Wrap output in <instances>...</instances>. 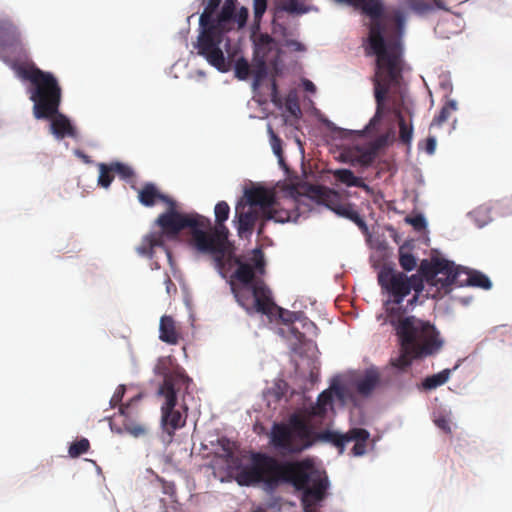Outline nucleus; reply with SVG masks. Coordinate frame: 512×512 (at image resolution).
Wrapping results in <instances>:
<instances>
[{
  "mask_svg": "<svg viewBox=\"0 0 512 512\" xmlns=\"http://www.w3.org/2000/svg\"><path fill=\"white\" fill-rule=\"evenodd\" d=\"M240 486L264 483L269 488L290 484L302 493L304 512H318L316 505L326 497L329 487L325 472L316 469L309 459L279 461L265 453L251 455V464L242 468L235 477Z\"/></svg>",
  "mask_w": 512,
  "mask_h": 512,
  "instance_id": "1",
  "label": "nucleus"
},
{
  "mask_svg": "<svg viewBox=\"0 0 512 512\" xmlns=\"http://www.w3.org/2000/svg\"><path fill=\"white\" fill-rule=\"evenodd\" d=\"M370 433L364 428H352L346 433L333 430L315 432L309 422L298 414H292L288 423H274L270 432L271 445L285 454H299L312 447L317 441L334 445L339 453L345 450V445L351 441L354 456L366 453Z\"/></svg>",
  "mask_w": 512,
  "mask_h": 512,
  "instance_id": "2",
  "label": "nucleus"
},
{
  "mask_svg": "<svg viewBox=\"0 0 512 512\" xmlns=\"http://www.w3.org/2000/svg\"><path fill=\"white\" fill-rule=\"evenodd\" d=\"M370 433L364 428H352L346 433L333 430L315 432L309 422L298 414H292L288 423H274L270 432L271 445L285 454H299L312 447L317 441L334 445L339 453L345 450V445L351 441L354 456L366 453Z\"/></svg>",
  "mask_w": 512,
  "mask_h": 512,
  "instance_id": "3",
  "label": "nucleus"
},
{
  "mask_svg": "<svg viewBox=\"0 0 512 512\" xmlns=\"http://www.w3.org/2000/svg\"><path fill=\"white\" fill-rule=\"evenodd\" d=\"M17 72L22 79L31 83L29 93L34 117L51 120V131L56 138L74 137L75 128L64 114L59 113L62 89L56 77L36 66L19 67Z\"/></svg>",
  "mask_w": 512,
  "mask_h": 512,
  "instance_id": "4",
  "label": "nucleus"
},
{
  "mask_svg": "<svg viewBox=\"0 0 512 512\" xmlns=\"http://www.w3.org/2000/svg\"><path fill=\"white\" fill-rule=\"evenodd\" d=\"M388 322L395 328L400 339V355L391 359V365L398 369L408 368L413 359L432 355L443 345L439 332L429 321L414 316L401 318L398 311L391 309Z\"/></svg>",
  "mask_w": 512,
  "mask_h": 512,
  "instance_id": "5",
  "label": "nucleus"
},
{
  "mask_svg": "<svg viewBox=\"0 0 512 512\" xmlns=\"http://www.w3.org/2000/svg\"><path fill=\"white\" fill-rule=\"evenodd\" d=\"M238 265L232 277L231 290L237 303L245 309L248 314L258 312L269 315L276 308L273 302L271 291L265 282L256 277V273H265V260L261 250H255L253 265L235 261Z\"/></svg>",
  "mask_w": 512,
  "mask_h": 512,
  "instance_id": "6",
  "label": "nucleus"
},
{
  "mask_svg": "<svg viewBox=\"0 0 512 512\" xmlns=\"http://www.w3.org/2000/svg\"><path fill=\"white\" fill-rule=\"evenodd\" d=\"M216 226L199 228L193 233V248L200 254L210 255L218 268L225 265L228 250L229 230L224 225L230 213V207L225 201H220L214 208Z\"/></svg>",
  "mask_w": 512,
  "mask_h": 512,
  "instance_id": "7",
  "label": "nucleus"
},
{
  "mask_svg": "<svg viewBox=\"0 0 512 512\" xmlns=\"http://www.w3.org/2000/svg\"><path fill=\"white\" fill-rule=\"evenodd\" d=\"M192 380L184 373V371L174 370L164 374L163 383L158 393L165 398V402L161 407V424L170 436L175 430L182 428L186 422V416L183 417L180 411L176 410L177 395L182 389L188 391Z\"/></svg>",
  "mask_w": 512,
  "mask_h": 512,
  "instance_id": "8",
  "label": "nucleus"
},
{
  "mask_svg": "<svg viewBox=\"0 0 512 512\" xmlns=\"http://www.w3.org/2000/svg\"><path fill=\"white\" fill-rule=\"evenodd\" d=\"M378 283L382 290L391 298L394 304L400 305L404 298L413 290L415 295L410 301L412 304L417 300L418 294L424 289L423 278L419 275L408 277L405 273L396 269L383 266L378 272Z\"/></svg>",
  "mask_w": 512,
  "mask_h": 512,
  "instance_id": "9",
  "label": "nucleus"
},
{
  "mask_svg": "<svg viewBox=\"0 0 512 512\" xmlns=\"http://www.w3.org/2000/svg\"><path fill=\"white\" fill-rule=\"evenodd\" d=\"M168 210L160 214L156 220L163 234L176 237L182 230L191 229V245L193 246V233L199 228H210L211 220L199 214H182L176 210L175 200L167 203Z\"/></svg>",
  "mask_w": 512,
  "mask_h": 512,
  "instance_id": "10",
  "label": "nucleus"
},
{
  "mask_svg": "<svg viewBox=\"0 0 512 512\" xmlns=\"http://www.w3.org/2000/svg\"><path fill=\"white\" fill-rule=\"evenodd\" d=\"M308 195L318 204L325 205L337 215L354 222L359 228L366 229V223L354 209V205L345 201L336 190L322 185H311L308 189Z\"/></svg>",
  "mask_w": 512,
  "mask_h": 512,
  "instance_id": "11",
  "label": "nucleus"
},
{
  "mask_svg": "<svg viewBox=\"0 0 512 512\" xmlns=\"http://www.w3.org/2000/svg\"><path fill=\"white\" fill-rule=\"evenodd\" d=\"M420 270L429 284L443 290L444 293H448L454 284L464 285L461 279L464 269L455 266L453 262L446 259H437L428 267H425L422 263Z\"/></svg>",
  "mask_w": 512,
  "mask_h": 512,
  "instance_id": "12",
  "label": "nucleus"
},
{
  "mask_svg": "<svg viewBox=\"0 0 512 512\" xmlns=\"http://www.w3.org/2000/svg\"><path fill=\"white\" fill-rule=\"evenodd\" d=\"M201 31L195 45L198 54L221 72L227 71L224 53L221 49L224 33L213 26L200 27Z\"/></svg>",
  "mask_w": 512,
  "mask_h": 512,
  "instance_id": "13",
  "label": "nucleus"
},
{
  "mask_svg": "<svg viewBox=\"0 0 512 512\" xmlns=\"http://www.w3.org/2000/svg\"><path fill=\"white\" fill-rule=\"evenodd\" d=\"M245 196L249 206L261 212L262 219L269 213L271 205L275 202L274 192L263 187L252 188L246 191Z\"/></svg>",
  "mask_w": 512,
  "mask_h": 512,
  "instance_id": "14",
  "label": "nucleus"
},
{
  "mask_svg": "<svg viewBox=\"0 0 512 512\" xmlns=\"http://www.w3.org/2000/svg\"><path fill=\"white\" fill-rule=\"evenodd\" d=\"M333 392L339 399L344 397L343 387L340 385H332L330 389L319 394L317 402L309 409V416L319 418L325 417L328 409H332L333 407Z\"/></svg>",
  "mask_w": 512,
  "mask_h": 512,
  "instance_id": "15",
  "label": "nucleus"
},
{
  "mask_svg": "<svg viewBox=\"0 0 512 512\" xmlns=\"http://www.w3.org/2000/svg\"><path fill=\"white\" fill-rule=\"evenodd\" d=\"M236 217L238 218V231L239 233L248 232L252 233L256 222L262 218L261 212L253 207L236 206Z\"/></svg>",
  "mask_w": 512,
  "mask_h": 512,
  "instance_id": "16",
  "label": "nucleus"
},
{
  "mask_svg": "<svg viewBox=\"0 0 512 512\" xmlns=\"http://www.w3.org/2000/svg\"><path fill=\"white\" fill-rule=\"evenodd\" d=\"M138 200L143 206L151 207L154 206L158 201H161L165 204L170 203L172 198L162 194L155 184L148 182L145 183L141 189H139Z\"/></svg>",
  "mask_w": 512,
  "mask_h": 512,
  "instance_id": "17",
  "label": "nucleus"
},
{
  "mask_svg": "<svg viewBox=\"0 0 512 512\" xmlns=\"http://www.w3.org/2000/svg\"><path fill=\"white\" fill-rule=\"evenodd\" d=\"M159 338L161 341L170 345L178 344L181 339V334L178 331L176 322L169 315H164L160 319Z\"/></svg>",
  "mask_w": 512,
  "mask_h": 512,
  "instance_id": "18",
  "label": "nucleus"
},
{
  "mask_svg": "<svg viewBox=\"0 0 512 512\" xmlns=\"http://www.w3.org/2000/svg\"><path fill=\"white\" fill-rule=\"evenodd\" d=\"M20 33L10 18H0V49L18 43Z\"/></svg>",
  "mask_w": 512,
  "mask_h": 512,
  "instance_id": "19",
  "label": "nucleus"
},
{
  "mask_svg": "<svg viewBox=\"0 0 512 512\" xmlns=\"http://www.w3.org/2000/svg\"><path fill=\"white\" fill-rule=\"evenodd\" d=\"M307 0H276L275 17H279L282 12H287L291 15H302L310 11L309 6L306 5Z\"/></svg>",
  "mask_w": 512,
  "mask_h": 512,
  "instance_id": "20",
  "label": "nucleus"
},
{
  "mask_svg": "<svg viewBox=\"0 0 512 512\" xmlns=\"http://www.w3.org/2000/svg\"><path fill=\"white\" fill-rule=\"evenodd\" d=\"M234 10V2L232 0H226L217 18L213 20L210 26H213L214 29L225 33L230 29L229 24L233 22Z\"/></svg>",
  "mask_w": 512,
  "mask_h": 512,
  "instance_id": "21",
  "label": "nucleus"
},
{
  "mask_svg": "<svg viewBox=\"0 0 512 512\" xmlns=\"http://www.w3.org/2000/svg\"><path fill=\"white\" fill-rule=\"evenodd\" d=\"M380 382L379 373L376 370H368L356 383V390L360 395L368 396Z\"/></svg>",
  "mask_w": 512,
  "mask_h": 512,
  "instance_id": "22",
  "label": "nucleus"
},
{
  "mask_svg": "<svg viewBox=\"0 0 512 512\" xmlns=\"http://www.w3.org/2000/svg\"><path fill=\"white\" fill-rule=\"evenodd\" d=\"M462 275L466 276L465 279H462L464 285L478 287L485 290H489L492 287L490 279L480 271L464 269Z\"/></svg>",
  "mask_w": 512,
  "mask_h": 512,
  "instance_id": "23",
  "label": "nucleus"
},
{
  "mask_svg": "<svg viewBox=\"0 0 512 512\" xmlns=\"http://www.w3.org/2000/svg\"><path fill=\"white\" fill-rule=\"evenodd\" d=\"M334 178L348 187H358L367 190L369 187L364 181L356 177L349 169H336L331 172Z\"/></svg>",
  "mask_w": 512,
  "mask_h": 512,
  "instance_id": "24",
  "label": "nucleus"
},
{
  "mask_svg": "<svg viewBox=\"0 0 512 512\" xmlns=\"http://www.w3.org/2000/svg\"><path fill=\"white\" fill-rule=\"evenodd\" d=\"M292 218V212L285 207H282L279 202H275L271 205L269 213L264 217L266 220H274L275 222L284 223L290 221Z\"/></svg>",
  "mask_w": 512,
  "mask_h": 512,
  "instance_id": "25",
  "label": "nucleus"
},
{
  "mask_svg": "<svg viewBox=\"0 0 512 512\" xmlns=\"http://www.w3.org/2000/svg\"><path fill=\"white\" fill-rule=\"evenodd\" d=\"M450 374H451L450 369H444L437 374H433L431 376L426 377L424 379V381L422 382V386L426 390L435 389V388L445 384L448 381Z\"/></svg>",
  "mask_w": 512,
  "mask_h": 512,
  "instance_id": "26",
  "label": "nucleus"
},
{
  "mask_svg": "<svg viewBox=\"0 0 512 512\" xmlns=\"http://www.w3.org/2000/svg\"><path fill=\"white\" fill-rule=\"evenodd\" d=\"M268 73L267 65L265 60L258 59L255 60L251 67V74L253 75V88L257 89L262 81L266 78Z\"/></svg>",
  "mask_w": 512,
  "mask_h": 512,
  "instance_id": "27",
  "label": "nucleus"
},
{
  "mask_svg": "<svg viewBox=\"0 0 512 512\" xmlns=\"http://www.w3.org/2000/svg\"><path fill=\"white\" fill-rule=\"evenodd\" d=\"M456 110L457 102L455 100H448L441 108L439 114L434 117L432 125L441 126Z\"/></svg>",
  "mask_w": 512,
  "mask_h": 512,
  "instance_id": "28",
  "label": "nucleus"
},
{
  "mask_svg": "<svg viewBox=\"0 0 512 512\" xmlns=\"http://www.w3.org/2000/svg\"><path fill=\"white\" fill-rule=\"evenodd\" d=\"M222 0H208L204 11L200 15L199 25L200 27L210 26L212 24L214 18L213 14L216 9L219 7Z\"/></svg>",
  "mask_w": 512,
  "mask_h": 512,
  "instance_id": "29",
  "label": "nucleus"
},
{
  "mask_svg": "<svg viewBox=\"0 0 512 512\" xmlns=\"http://www.w3.org/2000/svg\"><path fill=\"white\" fill-rule=\"evenodd\" d=\"M399 264L405 271H412L416 267V258L406 246L399 248Z\"/></svg>",
  "mask_w": 512,
  "mask_h": 512,
  "instance_id": "30",
  "label": "nucleus"
},
{
  "mask_svg": "<svg viewBox=\"0 0 512 512\" xmlns=\"http://www.w3.org/2000/svg\"><path fill=\"white\" fill-rule=\"evenodd\" d=\"M98 167V184L103 188H108L114 179V172L112 170L111 163L109 165L105 163H100Z\"/></svg>",
  "mask_w": 512,
  "mask_h": 512,
  "instance_id": "31",
  "label": "nucleus"
},
{
  "mask_svg": "<svg viewBox=\"0 0 512 512\" xmlns=\"http://www.w3.org/2000/svg\"><path fill=\"white\" fill-rule=\"evenodd\" d=\"M398 125H399V139L403 144L409 145L412 140L413 128L411 125H407L403 116L398 114Z\"/></svg>",
  "mask_w": 512,
  "mask_h": 512,
  "instance_id": "32",
  "label": "nucleus"
},
{
  "mask_svg": "<svg viewBox=\"0 0 512 512\" xmlns=\"http://www.w3.org/2000/svg\"><path fill=\"white\" fill-rule=\"evenodd\" d=\"M234 72L236 78L246 80L251 74V66L245 58L241 57L235 62Z\"/></svg>",
  "mask_w": 512,
  "mask_h": 512,
  "instance_id": "33",
  "label": "nucleus"
},
{
  "mask_svg": "<svg viewBox=\"0 0 512 512\" xmlns=\"http://www.w3.org/2000/svg\"><path fill=\"white\" fill-rule=\"evenodd\" d=\"M89 448L90 443L88 439L81 438L80 440H77L70 445L68 452L72 458H76L86 453L89 450Z\"/></svg>",
  "mask_w": 512,
  "mask_h": 512,
  "instance_id": "34",
  "label": "nucleus"
},
{
  "mask_svg": "<svg viewBox=\"0 0 512 512\" xmlns=\"http://www.w3.org/2000/svg\"><path fill=\"white\" fill-rule=\"evenodd\" d=\"M268 132L270 134V144L273 149V152L279 158L280 164H284L282 140L274 133L273 129L270 126L268 127Z\"/></svg>",
  "mask_w": 512,
  "mask_h": 512,
  "instance_id": "35",
  "label": "nucleus"
},
{
  "mask_svg": "<svg viewBox=\"0 0 512 512\" xmlns=\"http://www.w3.org/2000/svg\"><path fill=\"white\" fill-rule=\"evenodd\" d=\"M112 170L114 174H118L120 178L124 180H128L134 177L133 169L121 162H112L111 163Z\"/></svg>",
  "mask_w": 512,
  "mask_h": 512,
  "instance_id": "36",
  "label": "nucleus"
},
{
  "mask_svg": "<svg viewBox=\"0 0 512 512\" xmlns=\"http://www.w3.org/2000/svg\"><path fill=\"white\" fill-rule=\"evenodd\" d=\"M124 429L127 433L136 438L144 436L148 432L147 427L143 424H124Z\"/></svg>",
  "mask_w": 512,
  "mask_h": 512,
  "instance_id": "37",
  "label": "nucleus"
},
{
  "mask_svg": "<svg viewBox=\"0 0 512 512\" xmlns=\"http://www.w3.org/2000/svg\"><path fill=\"white\" fill-rule=\"evenodd\" d=\"M137 252L141 256L149 258L153 257V248L148 235L143 239L142 243L137 247Z\"/></svg>",
  "mask_w": 512,
  "mask_h": 512,
  "instance_id": "38",
  "label": "nucleus"
},
{
  "mask_svg": "<svg viewBox=\"0 0 512 512\" xmlns=\"http://www.w3.org/2000/svg\"><path fill=\"white\" fill-rule=\"evenodd\" d=\"M248 19V9L241 7L237 12L234 10L233 22L237 23L239 28L245 26Z\"/></svg>",
  "mask_w": 512,
  "mask_h": 512,
  "instance_id": "39",
  "label": "nucleus"
},
{
  "mask_svg": "<svg viewBox=\"0 0 512 512\" xmlns=\"http://www.w3.org/2000/svg\"><path fill=\"white\" fill-rule=\"evenodd\" d=\"M435 425L443 432L451 433L450 419L445 415H440L434 419Z\"/></svg>",
  "mask_w": 512,
  "mask_h": 512,
  "instance_id": "40",
  "label": "nucleus"
},
{
  "mask_svg": "<svg viewBox=\"0 0 512 512\" xmlns=\"http://www.w3.org/2000/svg\"><path fill=\"white\" fill-rule=\"evenodd\" d=\"M406 221L410 223L413 226V228L417 231H421L426 227V220L422 215L408 217Z\"/></svg>",
  "mask_w": 512,
  "mask_h": 512,
  "instance_id": "41",
  "label": "nucleus"
},
{
  "mask_svg": "<svg viewBox=\"0 0 512 512\" xmlns=\"http://www.w3.org/2000/svg\"><path fill=\"white\" fill-rule=\"evenodd\" d=\"M408 6L416 12H425L429 10L430 6L424 0H407Z\"/></svg>",
  "mask_w": 512,
  "mask_h": 512,
  "instance_id": "42",
  "label": "nucleus"
},
{
  "mask_svg": "<svg viewBox=\"0 0 512 512\" xmlns=\"http://www.w3.org/2000/svg\"><path fill=\"white\" fill-rule=\"evenodd\" d=\"M164 235L165 234H163L162 231L160 233H151L148 235L153 249L156 247L165 249Z\"/></svg>",
  "mask_w": 512,
  "mask_h": 512,
  "instance_id": "43",
  "label": "nucleus"
},
{
  "mask_svg": "<svg viewBox=\"0 0 512 512\" xmlns=\"http://www.w3.org/2000/svg\"><path fill=\"white\" fill-rule=\"evenodd\" d=\"M124 394H125V386L124 385H119L116 388L113 396L110 399L111 407H116L122 401V399L124 397Z\"/></svg>",
  "mask_w": 512,
  "mask_h": 512,
  "instance_id": "44",
  "label": "nucleus"
},
{
  "mask_svg": "<svg viewBox=\"0 0 512 512\" xmlns=\"http://www.w3.org/2000/svg\"><path fill=\"white\" fill-rule=\"evenodd\" d=\"M267 7L266 0H254V14L255 18H261Z\"/></svg>",
  "mask_w": 512,
  "mask_h": 512,
  "instance_id": "45",
  "label": "nucleus"
},
{
  "mask_svg": "<svg viewBox=\"0 0 512 512\" xmlns=\"http://www.w3.org/2000/svg\"><path fill=\"white\" fill-rule=\"evenodd\" d=\"M280 311V317L282 321L286 324H292L294 321L299 319V316L297 313L294 312H284L281 308H278Z\"/></svg>",
  "mask_w": 512,
  "mask_h": 512,
  "instance_id": "46",
  "label": "nucleus"
},
{
  "mask_svg": "<svg viewBox=\"0 0 512 512\" xmlns=\"http://www.w3.org/2000/svg\"><path fill=\"white\" fill-rule=\"evenodd\" d=\"M392 20L396 23V25L399 29H402V27L404 25L405 18H404L403 13L400 10H395L393 12Z\"/></svg>",
  "mask_w": 512,
  "mask_h": 512,
  "instance_id": "47",
  "label": "nucleus"
},
{
  "mask_svg": "<svg viewBox=\"0 0 512 512\" xmlns=\"http://www.w3.org/2000/svg\"><path fill=\"white\" fill-rule=\"evenodd\" d=\"M425 150L429 155L434 154L436 150V139L435 137L429 136L426 139Z\"/></svg>",
  "mask_w": 512,
  "mask_h": 512,
  "instance_id": "48",
  "label": "nucleus"
},
{
  "mask_svg": "<svg viewBox=\"0 0 512 512\" xmlns=\"http://www.w3.org/2000/svg\"><path fill=\"white\" fill-rule=\"evenodd\" d=\"M290 332L291 334L294 335L295 339L299 342V343H302L305 341V332H300L298 330V328H296L295 326H291L290 327Z\"/></svg>",
  "mask_w": 512,
  "mask_h": 512,
  "instance_id": "49",
  "label": "nucleus"
},
{
  "mask_svg": "<svg viewBox=\"0 0 512 512\" xmlns=\"http://www.w3.org/2000/svg\"><path fill=\"white\" fill-rule=\"evenodd\" d=\"M271 101L273 103H278V87L275 80H272L271 82Z\"/></svg>",
  "mask_w": 512,
  "mask_h": 512,
  "instance_id": "50",
  "label": "nucleus"
},
{
  "mask_svg": "<svg viewBox=\"0 0 512 512\" xmlns=\"http://www.w3.org/2000/svg\"><path fill=\"white\" fill-rule=\"evenodd\" d=\"M373 154L372 153H365L361 156V163L364 165H369L373 161Z\"/></svg>",
  "mask_w": 512,
  "mask_h": 512,
  "instance_id": "51",
  "label": "nucleus"
},
{
  "mask_svg": "<svg viewBox=\"0 0 512 512\" xmlns=\"http://www.w3.org/2000/svg\"><path fill=\"white\" fill-rule=\"evenodd\" d=\"M304 89L308 92L314 93L316 91L315 85L310 80L303 82Z\"/></svg>",
  "mask_w": 512,
  "mask_h": 512,
  "instance_id": "52",
  "label": "nucleus"
},
{
  "mask_svg": "<svg viewBox=\"0 0 512 512\" xmlns=\"http://www.w3.org/2000/svg\"><path fill=\"white\" fill-rule=\"evenodd\" d=\"M289 45L291 47H293V49L295 51H304L305 50L304 45L302 43L298 42V41H291Z\"/></svg>",
  "mask_w": 512,
  "mask_h": 512,
  "instance_id": "53",
  "label": "nucleus"
},
{
  "mask_svg": "<svg viewBox=\"0 0 512 512\" xmlns=\"http://www.w3.org/2000/svg\"><path fill=\"white\" fill-rule=\"evenodd\" d=\"M303 327L306 328L307 331L317 329L316 325L313 322L308 321L306 318L304 319Z\"/></svg>",
  "mask_w": 512,
  "mask_h": 512,
  "instance_id": "54",
  "label": "nucleus"
},
{
  "mask_svg": "<svg viewBox=\"0 0 512 512\" xmlns=\"http://www.w3.org/2000/svg\"><path fill=\"white\" fill-rule=\"evenodd\" d=\"M288 109L289 111L293 114V115H296L297 113H300V108L297 104H294L293 106L292 105H289L288 106Z\"/></svg>",
  "mask_w": 512,
  "mask_h": 512,
  "instance_id": "55",
  "label": "nucleus"
},
{
  "mask_svg": "<svg viewBox=\"0 0 512 512\" xmlns=\"http://www.w3.org/2000/svg\"><path fill=\"white\" fill-rule=\"evenodd\" d=\"M165 283L167 285V292L170 291V287H174L175 288V285H174V283L172 282V280L170 279L169 276L166 277Z\"/></svg>",
  "mask_w": 512,
  "mask_h": 512,
  "instance_id": "56",
  "label": "nucleus"
},
{
  "mask_svg": "<svg viewBox=\"0 0 512 512\" xmlns=\"http://www.w3.org/2000/svg\"><path fill=\"white\" fill-rule=\"evenodd\" d=\"M264 221L260 224L259 226V229H258V234H262L263 233V230H264Z\"/></svg>",
  "mask_w": 512,
  "mask_h": 512,
  "instance_id": "57",
  "label": "nucleus"
},
{
  "mask_svg": "<svg viewBox=\"0 0 512 512\" xmlns=\"http://www.w3.org/2000/svg\"><path fill=\"white\" fill-rule=\"evenodd\" d=\"M78 155L81 156L86 162H89L88 157L85 154L78 152Z\"/></svg>",
  "mask_w": 512,
  "mask_h": 512,
  "instance_id": "58",
  "label": "nucleus"
},
{
  "mask_svg": "<svg viewBox=\"0 0 512 512\" xmlns=\"http://www.w3.org/2000/svg\"><path fill=\"white\" fill-rule=\"evenodd\" d=\"M171 489H172L171 486L165 487V493H167V494L170 493Z\"/></svg>",
  "mask_w": 512,
  "mask_h": 512,
  "instance_id": "59",
  "label": "nucleus"
},
{
  "mask_svg": "<svg viewBox=\"0 0 512 512\" xmlns=\"http://www.w3.org/2000/svg\"><path fill=\"white\" fill-rule=\"evenodd\" d=\"M225 451H226V454H227L228 457H230L232 455V452L230 450L225 449Z\"/></svg>",
  "mask_w": 512,
  "mask_h": 512,
  "instance_id": "60",
  "label": "nucleus"
},
{
  "mask_svg": "<svg viewBox=\"0 0 512 512\" xmlns=\"http://www.w3.org/2000/svg\"><path fill=\"white\" fill-rule=\"evenodd\" d=\"M120 412H121L122 414H124V408H123V407H120Z\"/></svg>",
  "mask_w": 512,
  "mask_h": 512,
  "instance_id": "61",
  "label": "nucleus"
}]
</instances>
